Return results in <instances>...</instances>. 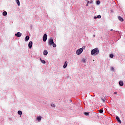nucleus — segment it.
Returning <instances> with one entry per match:
<instances>
[{"label": "nucleus", "instance_id": "a211bd4d", "mask_svg": "<svg viewBox=\"0 0 125 125\" xmlns=\"http://www.w3.org/2000/svg\"><path fill=\"white\" fill-rule=\"evenodd\" d=\"M110 58H114V55L113 54H111L110 55Z\"/></svg>", "mask_w": 125, "mask_h": 125}, {"label": "nucleus", "instance_id": "7ed1b4c3", "mask_svg": "<svg viewBox=\"0 0 125 125\" xmlns=\"http://www.w3.org/2000/svg\"><path fill=\"white\" fill-rule=\"evenodd\" d=\"M54 42H53V39L52 38H51L49 40L48 43L49 45L51 46V45H52V44Z\"/></svg>", "mask_w": 125, "mask_h": 125}, {"label": "nucleus", "instance_id": "2f4dec72", "mask_svg": "<svg viewBox=\"0 0 125 125\" xmlns=\"http://www.w3.org/2000/svg\"><path fill=\"white\" fill-rule=\"evenodd\" d=\"M94 38H95V35H93Z\"/></svg>", "mask_w": 125, "mask_h": 125}, {"label": "nucleus", "instance_id": "39448f33", "mask_svg": "<svg viewBox=\"0 0 125 125\" xmlns=\"http://www.w3.org/2000/svg\"><path fill=\"white\" fill-rule=\"evenodd\" d=\"M32 46H33V42L30 41L28 43V47L29 48H32Z\"/></svg>", "mask_w": 125, "mask_h": 125}, {"label": "nucleus", "instance_id": "412c9836", "mask_svg": "<svg viewBox=\"0 0 125 125\" xmlns=\"http://www.w3.org/2000/svg\"><path fill=\"white\" fill-rule=\"evenodd\" d=\"M51 106L52 107H53L54 108H55V107H56L55 104H51Z\"/></svg>", "mask_w": 125, "mask_h": 125}, {"label": "nucleus", "instance_id": "f03ea898", "mask_svg": "<svg viewBox=\"0 0 125 125\" xmlns=\"http://www.w3.org/2000/svg\"><path fill=\"white\" fill-rule=\"evenodd\" d=\"M83 48L79 49L76 51V54H77L78 55H80V54H81L82 52H83Z\"/></svg>", "mask_w": 125, "mask_h": 125}, {"label": "nucleus", "instance_id": "1a4fd4ad", "mask_svg": "<svg viewBox=\"0 0 125 125\" xmlns=\"http://www.w3.org/2000/svg\"><path fill=\"white\" fill-rule=\"evenodd\" d=\"M118 18L120 21H121V22H124V19L122 18V17L118 16Z\"/></svg>", "mask_w": 125, "mask_h": 125}, {"label": "nucleus", "instance_id": "a878e982", "mask_svg": "<svg viewBox=\"0 0 125 125\" xmlns=\"http://www.w3.org/2000/svg\"><path fill=\"white\" fill-rule=\"evenodd\" d=\"M114 94L117 95V94H118V93H117V92H114Z\"/></svg>", "mask_w": 125, "mask_h": 125}, {"label": "nucleus", "instance_id": "f3484780", "mask_svg": "<svg viewBox=\"0 0 125 125\" xmlns=\"http://www.w3.org/2000/svg\"><path fill=\"white\" fill-rule=\"evenodd\" d=\"M18 114L19 115H22V111L19 110L18 112Z\"/></svg>", "mask_w": 125, "mask_h": 125}, {"label": "nucleus", "instance_id": "f8f14e48", "mask_svg": "<svg viewBox=\"0 0 125 125\" xmlns=\"http://www.w3.org/2000/svg\"><path fill=\"white\" fill-rule=\"evenodd\" d=\"M48 52L46 50H44L43 51V55H47Z\"/></svg>", "mask_w": 125, "mask_h": 125}, {"label": "nucleus", "instance_id": "cd10ccee", "mask_svg": "<svg viewBox=\"0 0 125 125\" xmlns=\"http://www.w3.org/2000/svg\"><path fill=\"white\" fill-rule=\"evenodd\" d=\"M97 18V17H94V19H96Z\"/></svg>", "mask_w": 125, "mask_h": 125}, {"label": "nucleus", "instance_id": "b1692460", "mask_svg": "<svg viewBox=\"0 0 125 125\" xmlns=\"http://www.w3.org/2000/svg\"><path fill=\"white\" fill-rule=\"evenodd\" d=\"M111 71H115V69L114 68V67H111Z\"/></svg>", "mask_w": 125, "mask_h": 125}, {"label": "nucleus", "instance_id": "7c9ffc66", "mask_svg": "<svg viewBox=\"0 0 125 125\" xmlns=\"http://www.w3.org/2000/svg\"><path fill=\"white\" fill-rule=\"evenodd\" d=\"M86 6H88V4H87L86 5Z\"/></svg>", "mask_w": 125, "mask_h": 125}, {"label": "nucleus", "instance_id": "0eeeda50", "mask_svg": "<svg viewBox=\"0 0 125 125\" xmlns=\"http://www.w3.org/2000/svg\"><path fill=\"white\" fill-rule=\"evenodd\" d=\"M116 120L117 121H118V122L119 124H122V121H121V119H120V118H119V116H116Z\"/></svg>", "mask_w": 125, "mask_h": 125}, {"label": "nucleus", "instance_id": "c85d7f7f", "mask_svg": "<svg viewBox=\"0 0 125 125\" xmlns=\"http://www.w3.org/2000/svg\"><path fill=\"white\" fill-rule=\"evenodd\" d=\"M83 61L84 62V63H85V61L84 60H83Z\"/></svg>", "mask_w": 125, "mask_h": 125}, {"label": "nucleus", "instance_id": "393cba45", "mask_svg": "<svg viewBox=\"0 0 125 125\" xmlns=\"http://www.w3.org/2000/svg\"><path fill=\"white\" fill-rule=\"evenodd\" d=\"M97 18L100 19L101 18V16L100 15H99L97 16Z\"/></svg>", "mask_w": 125, "mask_h": 125}, {"label": "nucleus", "instance_id": "6e6552de", "mask_svg": "<svg viewBox=\"0 0 125 125\" xmlns=\"http://www.w3.org/2000/svg\"><path fill=\"white\" fill-rule=\"evenodd\" d=\"M67 66H68V62L65 61L64 62V64L63 65V67L65 69V68H66L67 67Z\"/></svg>", "mask_w": 125, "mask_h": 125}, {"label": "nucleus", "instance_id": "473e14b6", "mask_svg": "<svg viewBox=\"0 0 125 125\" xmlns=\"http://www.w3.org/2000/svg\"><path fill=\"white\" fill-rule=\"evenodd\" d=\"M110 31H113V29H111Z\"/></svg>", "mask_w": 125, "mask_h": 125}, {"label": "nucleus", "instance_id": "9d476101", "mask_svg": "<svg viewBox=\"0 0 125 125\" xmlns=\"http://www.w3.org/2000/svg\"><path fill=\"white\" fill-rule=\"evenodd\" d=\"M119 84L121 86H123V85H124V82H123L122 81H120L119 82Z\"/></svg>", "mask_w": 125, "mask_h": 125}, {"label": "nucleus", "instance_id": "c756f323", "mask_svg": "<svg viewBox=\"0 0 125 125\" xmlns=\"http://www.w3.org/2000/svg\"><path fill=\"white\" fill-rule=\"evenodd\" d=\"M87 4H88V3H89V1H88L87 2Z\"/></svg>", "mask_w": 125, "mask_h": 125}, {"label": "nucleus", "instance_id": "2eb2a0df", "mask_svg": "<svg viewBox=\"0 0 125 125\" xmlns=\"http://www.w3.org/2000/svg\"><path fill=\"white\" fill-rule=\"evenodd\" d=\"M16 1L19 6H20V1L19 0H16Z\"/></svg>", "mask_w": 125, "mask_h": 125}, {"label": "nucleus", "instance_id": "20e7f679", "mask_svg": "<svg viewBox=\"0 0 125 125\" xmlns=\"http://www.w3.org/2000/svg\"><path fill=\"white\" fill-rule=\"evenodd\" d=\"M46 40H47V35H46V34H45L43 36V41L46 42Z\"/></svg>", "mask_w": 125, "mask_h": 125}, {"label": "nucleus", "instance_id": "4468645a", "mask_svg": "<svg viewBox=\"0 0 125 125\" xmlns=\"http://www.w3.org/2000/svg\"><path fill=\"white\" fill-rule=\"evenodd\" d=\"M2 15H3V16H6L7 15V12H6V11H4L2 13Z\"/></svg>", "mask_w": 125, "mask_h": 125}, {"label": "nucleus", "instance_id": "aec40b11", "mask_svg": "<svg viewBox=\"0 0 125 125\" xmlns=\"http://www.w3.org/2000/svg\"><path fill=\"white\" fill-rule=\"evenodd\" d=\"M99 112H100L101 114H102V113H103V110H102V109H100Z\"/></svg>", "mask_w": 125, "mask_h": 125}, {"label": "nucleus", "instance_id": "9b49d317", "mask_svg": "<svg viewBox=\"0 0 125 125\" xmlns=\"http://www.w3.org/2000/svg\"><path fill=\"white\" fill-rule=\"evenodd\" d=\"M29 36H26V37L25 38V42H28V40L29 39Z\"/></svg>", "mask_w": 125, "mask_h": 125}, {"label": "nucleus", "instance_id": "6ab92c4d", "mask_svg": "<svg viewBox=\"0 0 125 125\" xmlns=\"http://www.w3.org/2000/svg\"><path fill=\"white\" fill-rule=\"evenodd\" d=\"M53 45V47H56V45L55 43H54V42L52 44Z\"/></svg>", "mask_w": 125, "mask_h": 125}, {"label": "nucleus", "instance_id": "4be33fe9", "mask_svg": "<svg viewBox=\"0 0 125 125\" xmlns=\"http://www.w3.org/2000/svg\"><path fill=\"white\" fill-rule=\"evenodd\" d=\"M89 114L88 113V112H85L84 113V115H85V116H88Z\"/></svg>", "mask_w": 125, "mask_h": 125}, {"label": "nucleus", "instance_id": "ddd939ff", "mask_svg": "<svg viewBox=\"0 0 125 125\" xmlns=\"http://www.w3.org/2000/svg\"><path fill=\"white\" fill-rule=\"evenodd\" d=\"M37 121H39V122L40 121H42V117L41 116L38 117L37 118Z\"/></svg>", "mask_w": 125, "mask_h": 125}, {"label": "nucleus", "instance_id": "f257e3e1", "mask_svg": "<svg viewBox=\"0 0 125 125\" xmlns=\"http://www.w3.org/2000/svg\"><path fill=\"white\" fill-rule=\"evenodd\" d=\"M99 54V49L98 48H95L91 52V55H97Z\"/></svg>", "mask_w": 125, "mask_h": 125}, {"label": "nucleus", "instance_id": "423d86ee", "mask_svg": "<svg viewBox=\"0 0 125 125\" xmlns=\"http://www.w3.org/2000/svg\"><path fill=\"white\" fill-rule=\"evenodd\" d=\"M15 36H16V37H17L18 38H20V37L22 36V33L20 32H18L17 34H15Z\"/></svg>", "mask_w": 125, "mask_h": 125}, {"label": "nucleus", "instance_id": "bb28decb", "mask_svg": "<svg viewBox=\"0 0 125 125\" xmlns=\"http://www.w3.org/2000/svg\"><path fill=\"white\" fill-rule=\"evenodd\" d=\"M102 101H103V102H105V100H104V99H102Z\"/></svg>", "mask_w": 125, "mask_h": 125}, {"label": "nucleus", "instance_id": "5701e85b", "mask_svg": "<svg viewBox=\"0 0 125 125\" xmlns=\"http://www.w3.org/2000/svg\"><path fill=\"white\" fill-rule=\"evenodd\" d=\"M96 2H97V4H100V1L97 0Z\"/></svg>", "mask_w": 125, "mask_h": 125}, {"label": "nucleus", "instance_id": "dca6fc26", "mask_svg": "<svg viewBox=\"0 0 125 125\" xmlns=\"http://www.w3.org/2000/svg\"><path fill=\"white\" fill-rule=\"evenodd\" d=\"M40 60H41L42 63L43 64H45V63H46L45 61L42 60V59H40Z\"/></svg>", "mask_w": 125, "mask_h": 125}]
</instances>
